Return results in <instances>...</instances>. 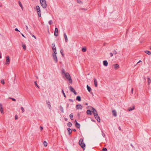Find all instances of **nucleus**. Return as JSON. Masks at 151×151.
<instances>
[{
    "label": "nucleus",
    "instance_id": "nucleus-23",
    "mask_svg": "<svg viewBox=\"0 0 151 151\" xmlns=\"http://www.w3.org/2000/svg\"><path fill=\"white\" fill-rule=\"evenodd\" d=\"M145 53L148 54L149 55H151V53L150 51L148 50H146L145 51Z\"/></svg>",
    "mask_w": 151,
    "mask_h": 151
},
{
    "label": "nucleus",
    "instance_id": "nucleus-26",
    "mask_svg": "<svg viewBox=\"0 0 151 151\" xmlns=\"http://www.w3.org/2000/svg\"><path fill=\"white\" fill-rule=\"evenodd\" d=\"M67 130L69 132V134H70L72 133V130L71 129H70V128H68Z\"/></svg>",
    "mask_w": 151,
    "mask_h": 151
},
{
    "label": "nucleus",
    "instance_id": "nucleus-6",
    "mask_svg": "<svg viewBox=\"0 0 151 151\" xmlns=\"http://www.w3.org/2000/svg\"><path fill=\"white\" fill-rule=\"evenodd\" d=\"M52 50L54 52V53H55V54H57L56 49L55 47L54 43H53L52 44Z\"/></svg>",
    "mask_w": 151,
    "mask_h": 151
},
{
    "label": "nucleus",
    "instance_id": "nucleus-64",
    "mask_svg": "<svg viewBox=\"0 0 151 151\" xmlns=\"http://www.w3.org/2000/svg\"><path fill=\"white\" fill-rule=\"evenodd\" d=\"M65 121H67V118H65Z\"/></svg>",
    "mask_w": 151,
    "mask_h": 151
},
{
    "label": "nucleus",
    "instance_id": "nucleus-60",
    "mask_svg": "<svg viewBox=\"0 0 151 151\" xmlns=\"http://www.w3.org/2000/svg\"><path fill=\"white\" fill-rule=\"evenodd\" d=\"M47 32H48V33L49 34H50V33L49 31V29L48 28V29H47Z\"/></svg>",
    "mask_w": 151,
    "mask_h": 151
},
{
    "label": "nucleus",
    "instance_id": "nucleus-59",
    "mask_svg": "<svg viewBox=\"0 0 151 151\" xmlns=\"http://www.w3.org/2000/svg\"><path fill=\"white\" fill-rule=\"evenodd\" d=\"M133 88H132L131 90V92H132V93H133Z\"/></svg>",
    "mask_w": 151,
    "mask_h": 151
},
{
    "label": "nucleus",
    "instance_id": "nucleus-8",
    "mask_svg": "<svg viewBox=\"0 0 151 151\" xmlns=\"http://www.w3.org/2000/svg\"><path fill=\"white\" fill-rule=\"evenodd\" d=\"M10 59L9 57V56H8L6 57V65H9L10 63Z\"/></svg>",
    "mask_w": 151,
    "mask_h": 151
},
{
    "label": "nucleus",
    "instance_id": "nucleus-45",
    "mask_svg": "<svg viewBox=\"0 0 151 151\" xmlns=\"http://www.w3.org/2000/svg\"><path fill=\"white\" fill-rule=\"evenodd\" d=\"M47 104L48 105V106H50L51 105L50 102L49 101H48L47 102Z\"/></svg>",
    "mask_w": 151,
    "mask_h": 151
},
{
    "label": "nucleus",
    "instance_id": "nucleus-13",
    "mask_svg": "<svg viewBox=\"0 0 151 151\" xmlns=\"http://www.w3.org/2000/svg\"><path fill=\"white\" fill-rule=\"evenodd\" d=\"M103 65L105 66H107L108 65V63L106 60H104L103 61Z\"/></svg>",
    "mask_w": 151,
    "mask_h": 151
},
{
    "label": "nucleus",
    "instance_id": "nucleus-58",
    "mask_svg": "<svg viewBox=\"0 0 151 151\" xmlns=\"http://www.w3.org/2000/svg\"><path fill=\"white\" fill-rule=\"evenodd\" d=\"M72 130L73 131H74V132H76V129H72Z\"/></svg>",
    "mask_w": 151,
    "mask_h": 151
},
{
    "label": "nucleus",
    "instance_id": "nucleus-28",
    "mask_svg": "<svg viewBox=\"0 0 151 151\" xmlns=\"http://www.w3.org/2000/svg\"><path fill=\"white\" fill-rule=\"evenodd\" d=\"M70 118L72 120V118L73 116V113H71L70 115Z\"/></svg>",
    "mask_w": 151,
    "mask_h": 151
},
{
    "label": "nucleus",
    "instance_id": "nucleus-22",
    "mask_svg": "<svg viewBox=\"0 0 151 151\" xmlns=\"http://www.w3.org/2000/svg\"><path fill=\"white\" fill-rule=\"evenodd\" d=\"M148 80V85H150L151 82V80L150 78L149 77L147 78Z\"/></svg>",
    "mask_w": 151,
    "mask_h": 151
},
{
    "label": "nucleus",
    "instance_id": "nucleus-30",
    "mask_svg": "<svg viewBox=\"0 0 151 151\" xmlns=\"http://www.w3.org/2000/svg\"><path fill=\"white\" fill-rule=\"evenodd\" d=\"M82 51L83 52H85L86 51V49L85 48H83L82 49Z\"/></svg>",
    "mask_w": 151,
    "mask_h": 151
},
{
    "label": "nucleus",
    "instance_id": "nucleus-29",
    "mask_svg": "<svg viewBox=\"0 0 151 151\" xmlns=\"http://www.w3.org/2000/svg\"><path fill=\"white\" fill-rule=\"evenodd\" d=\"M72 125V124L70 122H69L67 124V125L69 127H71Z\"/></svg>",
    "mask_w": 151,
    "mask_h": 151
},
{
    "label": "nucleus",
    "instance_id": "nucleus-18",
    "mask_svg": "<svg viewBox=\"0 0 151 151\" xmlns=\"http://www.w3.org/2000/svg\"><path fill=\"white\" fill-rule=\"evenodd\" d=\"M59 108L60 109V110L61 111V112L62 113H64V109H63V107L61 106H59Z\"/></svg>",
    "mask_w": 151,
    "mask_h": 151
},
{
    "label": "nucleus",
    "instance_id": "nucleus-43",
    "mask_svg": "<svg viewBox=\"0 0 151 151\" xmlns=\"http://www.w3.org/2000/svg\"><path fill=\"white\" fill-rule=\"evenodd\" d=\"M77 3H83L80 0H77Z\"/></svg>",
    "mask_w": 151,
    "mask_h": 151
},
{
    "label": "nucleus",
    "instance_id": "nucleus-20",
    "mask_svg": "<svg viewBox=\"0 0 151 151\" xmlns=\"http://www.w3.org/2000/svg\"><path fill=\"white\" fill-rule=\"evenodd\" d=\"M76 100L78 101H81V97L80 96H77L76 98Z\"/></svg>",
    "mask_w": 151,
    "mask_h": 151
},
{
    "label": "nucleus",
    "instance_id": "nucleus-62",
    "mask_svg": "<svg viewBox=\"0 0 151 151\" xmlns=\"http://www.w3.org/2000/svg\"><path fill=\"white\" fill-rule=\"evenodd\" d=\"M49 108L50 109V110L51 108V106L50 105V106H49Z\"/></svg>",
    "mask_w": 151,
    "mask_h": 151
},
{
    "label": "nucleus",
    "instance_id": "nucleus-31",
    "mask_svg": "<svg viewBox=\"0 0 151 151\" xmlns=\"http://www.w3.org/2000/svg\"><path fill=\"white\" fill-rule=\"evenodd\" d=\"M43 144H44V145L45 146V147H46L47 146V143L45 141L44 142Z\"/></svg>",
    "mask_w": 151,
    "mask_h": 151
},
{
    "label": "nucleus",
    "instance_id": "nucleus-42",
    "mask_svg": "<svg viewBox=\"0 0 151 151\" xmlns=\"http://www.w3.org/2000/svg\"><path fill=\"white\" fill-rule=\"evenodd\" d=\"M113 53L114 55H116L117 54V52L115 50H114L113 51Z\"/></svg>",
    "mask_w": 151,
    "mask_h": 151
},
{
    "label": "nucleus",
    "instance_id": "nucleus-55",
    "mask_svg": "<svg viewBox=\"0 0 151 151\" xmlns=\"http://www.w3.org/2000/svg\"><path fill=\"white\" fill-rule=\"evenodd\" d=\"M18 119V117L17 115H16L15 116V119Z\"/></svg>",
    "mask_w": 151,
    "mask_h": 151
},
{
    "label": "nucleus",
    "instance_id": "nucleus-16",
    "mask_svg": "<svg viewBox=\"0 0 151 151\" xmlns=\"http://www.w3.org/2000/svg\"><path fill=\"white\" fill-rule=\"evenodd\" d=\"M92 112L93 114H94V113L95 114H97V111H96V110L93 108L92 107Z\"/></svg>",
    "mask_w": 151,
    "mask_h": 151
},
{
    "label": "nucleus",
    "instance_id": "nucleus-19",
    "mask_svg": "<svg viewBox=\"0 0 151 151\" xmlns=\"http://www.w3.org/2000/svg\"><path fill=\"white\" fill-rule=\"evenodd\" d=\"M64 36L65 37V41L66 42H67L68 41V37L65 33H64Z\"/></svg>",
    "mask_w": 151,
    "mask_h": 151
},
{
    "label": "nucleus",
    "instance_id": "nucleus-38",
    "mask_svg": "<svg viewBox=\"0 0 151 151\" xmlns=\"http://www.w3.org/2000/svg\"><path fill=\"white\" fill-rule=\"evenodd\" d=\"M22 47L23 48L24 50H25L26 48L25 45H23Z\"/></svg>",
    "mask_w": 151,
    "mask_h": 151
},
{
    "label": "nucleus",
    "instance_id": "nucleus-63",
    "mask_svg": "<svg viewBox=\"0 0 151 151\" xmlns=\"http://www.w3.org/2000/svg\"><path fill=\"white\" fill-rule=\"evenodd\" d=\"M141 62H142V61H141V60H139V62H138V63H139Z\"/></svg>",
    "mask_w": 151,
    "mask_h": 151
},
{
    "label": "nucleus",
    "instance_id": "nucleus-51",
    "mask_svg": "<svg viewBox=\"0 0 151 151\" xmlns=\"http://www.w3.org/2000/svg\"><path fill=\"white\" fill-rule=\"evenodd\" d=\"M15 30L17 31L20 32L18 30V29L17 28H15Z\"/></svg>",
    "mask_w": 151,
    "mask_h": 151
},
{
    "label": "nucleus",
    "instance_id": "nucleus-39",
    "mask_svg": "<svg viewBox=\"0 0 151 151\" xmlns=\"http://www.w3.org/2000/svg\"><path fill=\"white\" fill-rule=\"evenodd\" d=\"M102 151H107V149L106 148L104 147L103 148Z\"/></svg>",
    "mask_w": 151,
    "mask_h": 151
},
{
    "label": "nucleus",
    "instance_id": "nucleus-17",
    "mask_svg": "<svg viewBox=\"0 0 151 151\" xmlns=\"http://www.w3.org/2000/svg\"><path fill=\"white\" fill-rule=\"evenodd\" d=\"M94 84L95 86L96 87H97V81H96V79L95 78H94Z\"/></svg>",
    "mask_w": 151,
    "mask_h": 151
},
{
    "label": "nucleus",
    "instance_id": "nucleus-9",
    "mask_svg": "<svg viewBox=\"0 0 151 151\" xmlns=\"http://www.w3.org/2000/svg\"><path fill=\"white\" fill-rule=\"evenodd\" d=\"M69 89L71 91L73 92L75 95H77V93L75 91L74 88L71 86L69 87Z\"/></svg>",
    "mask_w": 151,
    "mask_h": 151
},
{
    "label": "nucleus",
    "instance_id": "nucleus-52",
    "mask_svg": "<svg viewBox=\"0 0 151 151\" xmlns=\"http://www.w3.org/2000/svg\"><path fill=\"white\" fill-rule=\"evenodd\" d=\"M40 130H42L43 129V127L42 126H40Z\"/></svg>",
    "mask_w": 151,
    "mask_h": 151
},
{
    "label": "nucleus",
    "instance_id": "nucleus-12",
    "mask_svg": "<svg viewBox=\"0 0 151 151\" xmlns=\"http://www.w3.org/2000/svg\"><path fill=\"white\" fill-rule=\"evenodd\" d=\"M76 124L75 126L78 128H79L80 127V124L77 122L76 120H75Z\"/></svg>",
    "mask_w": 151,
    "mask_h": 151
},
{
    "label": "nucleus",
    "instance_id": "nucleus-57",
    "mask_svg": "<svg viewBox=\"0 0 151 151\" xmlns=\"http://www.w3.org/2000/svg\"><path fill=\"white\" fill-rule=\"evenodd\" d=\"M1 53L0 52V58H2V56H1Z\"/></svg>",
    "mask_w": 151,
    "mask_h": 151
},
{
    "label": "nucleus",
    "instance_id": "nucleus-25",
    "mask_svg": "<svg viewBox=\"0 0 151 151\" xmlns=\"http://www.w3.org/2000/svg\"><path fill=\"white\" fill-rule=\"evenodd\" d=\"M86 113L88 115H91L92 114L91 111L90 110H88L86 111Z\"/></svg>",
    "mask_w": 151,
    "mask_h": 151
},
{
    "label": "nucleus",
    "instance_id": "nucleus-3",
    "mask_svg": "<svg viewBox=\"0 0 151 151\" xmlns=\"http://www.w3.org/2000/svg\"><path fill=\"white\" fill-rule=\"evenodd\" d=\"M41 5L42 7L45 9L47 7V4L45 0H40Z\"/></svg>",
    "mask_w": 151,
    "mask_h": 151
},
{
    "label": "nucleus",
    "instance_id": "nucleus-21",
    "mask_svg": "<svg viewBox=\"0 0 151 151\" xmlns=\"http://www.w3.org/2000/svg\"><path fill=\"white\" fill-rule=\"evenodd\" d=\"M87 89L88 91L89 92H90L91 90V88L90 87H89V86H88V85H87Z\"/></svg>",
    "mask_w": 151,
    "mask_h": 151
},
{
    "label": "nucleus",
    "instance_id": "nucleus-36",
    "mask_svg": "<svg viewBox=\"0 0 151 151\" xmlns=\"http://www.w3.org/2000/svg\"><path fill=\"white\" fill-rule=\"evenodd\" d=\"M62 74H64L65 75L66 72H65V71L64 69H63L62 70Z\"/></svg>",
    "mask_w": 151,
    "mask_h": 151
},
{
    "label": "nucleus",
    "instance_id": "nucleus-24",
    "mask_svg": "<svg viewBox=\"0 0 151 151\" xmlns=\"http://www.w3.org/2000/svg\"><path fill=\"white\" fill-rule=\"evenodd\" d=\"M134 109H135V106H133L132 108H130L128 110L129 111H132Z\"/></svg>",
    "mask_w": 151,
    "mask_h": 151
},
{
    "label": "nucleus",
    "instance_id": "nucleus-37",
    "mask_svg": "<svg viewBox=\"0 0 151 151\" xmlns=\"http://www.w3.org/2000/svg\"><path fill=\"white\" fill-rule=\"evenodd\" d=\"M9 99H11L13 101H16V100L14 98H12L11 97H9Z\"/></svg>",
    "mask_w": 151,
    "mask_h": 151
},
{
    "label": "nucleus",
    "instance_id": "nucleus-33",
    "mask_svg": "<svg viewBox=\"0 0 151 151\" xmlns=\"http://www.w3.org/2000/svg\"><path fill=\"white\" fill-rule=\"evenodd\" d=\"M102 132V136L104 137H105V134L103 132V131L102 130L101 131Z\"/></svg>",
    "mask_w": 151,
    "mask_h": 151
},
{
    "label": "nucleus",
    "instance_id": "nucleus-61",
    "mask_svg": "<svg viewBox=\"0 0 151 151\" xmlns=\"http://www.w3.org/2000/svg\"><path fill=\"white\" fill-rule=\"evenodd\" d=\"M21 35H22V36L23 37H24L25 38V37L24 36V35L23 34H22V33H21Z\"/></svg>",
    "mask_w": 151,
    "mask_h": 151
},
{
    "label": "nucleus",
    "instance_id": "nucleus-54",
    "mask_svg": "<svg viewBox=\"0 0 151 151\" xmlns=\"http://www.w3.org/2000/svg\"><path fill=\"white\" fill-rule=\"evenodd\" d=\"M2 108V105L0 103V109H1Z\"/></svg>",
    "mask_w": 151,
    "mask_h": 151
},
{
    "label": "nucleus",
    "instance_id": "nucleus-7",
    "mask_svg": "<svg viewBox=\"0 0 151 151\" xmlns=\"http://www.w3.org/2000/svg\"><path fill=\"white\" fill-rule=\"evenodd\" d=\"M56 54H55V53H54L52 54V57L54 59V61H55V63H57L58 61V59L56 56Z\"/></svg>",
    "mask_w": 151,
    "mask_h": 151
},
{
    "label": "nucleus",
    "instance_id": "nucleus-32",
    "mask_svg": "<svg viewBox=\"0 0 151 151\" xmlns=\"http://www.w3.org/2000/svg\"><path fill=\"white\" fill-rule=\"evenodd\" d=\"M60 53H61V54H62V55L63 56H64V54H63V50H60Z\"/></svg>",
    "mask_w": 151,
    "mask_h": 151
},
{
    "label": "nucleus",
    "instance_id": "nucleus-10",
    "mask_svg": "<svg viewBox=\"0 0 151 151\" xmlns=\"http://www.w3.org/2000/svg\"><path fill=\"white\" fill-rule=\"evenodd\" d=\"M58 29L57 28H55L54 32V35L55 36H58Z\"/></svg>",
    "mask_w": 151,
    "mask_h": 151
},
{
    "label": "nucleus",
    "instance_id": "nucleus-2",
    "mask_svg": "<svg viewBox=\"0 0 151 151\" xmlns=\"http://www.w3.org/2000/svg\"><path fill=\"white\" fill-rule=\"evenodd\" d=\"M79 144L83 150L85 149L86 146L85 144L83 142V139L82 138L80 139L79 142Z\"/></svg>",
    "mask_w": 151,
    "mask_h": 151
},
{
    "label": "nucleus",
    "instance_id": "nucleus-1",
    "mask_svg": "<svg viewBox=\"0 0 151 151\" xmlns=\"http://www.w3.org/2000/svg\"><path fill=\"white\" fill-rule=\"evenodd\" d=\"M66 79L70 83H72V80L71 77V76L69 73L66 72L64 75Z\"/></svg>",
    "mask_w": 151,
    "mask_h": 151
},
{
    "label": "nucleus",
    "instance_id": "nucleus-53",
    "mask_svg": "<svg viewBox=\"0 0 151 151\" xmlns=\"http://www.w3.org/2000/svg\"><path fill=\"white\" fill-rule=\"evenodd\" d=\"M110 56L111 57H112L113 56V54L112 53H110Z\"/></svg>",
    "mask_w": 151,
    "mask_h": 151
},
{
    "label": "nucleus",
    "instance_id": "nucleus-4",
    "mask_svg": "<svg viewBox=\"0 0 151 151\" xmlns=\"http://www.w3.org/2000/svg\"><path fill=\"white\" fill-rule=\"evenodd\" d=\"M36 9L37 11V13L38 14L39 17H41V11L39 6L37 5L36 6Z\"/></svg>",
    "mask_w": 151,
    "mask_h": 151
},
{
    "label": "nucleus",
    "instance_id": "nucleus-14",
    "mask_svg": "<svg viewBox=\"0 0 151 151\" xmlns=\"http://www.w3.org/2000/svg\"><path fill=\"white\" fill-rule=\"evenodd\" d=\"M112 113L113 116H114L116 117L117 116L116 112L115 110H113L112 111Z\"/></svg>",
    "mask_w": 151,
    "mask_h": 151
},
{
    "label": "nucleus",
    "instance_id": "nucleus-56",
    "mask_svg": "<svg viewBox=\"0 0 151 151\" xmlns=\"http://www.w3.org/2000/svg\"><path fill=\"white\" fill-rule=\"evenodd\" d=\"M81 9V10H84L85 11H86L87 10V9H84V8H82V9Z\"/></svg>",
    "mask_w": 151,
    "mask_h": 151
},
{
    "label": "nucleus",
    "instance_id": "nucleus-40",
    "mask_svg": "<svg viewBox=\"0 0 151 151\" xmlns=\"http://www.w3.org/2000/svg\"><path fill=\"white\" fill-rule=\"evenodd\" d=\"M35 85L37 86V87H38V88H40V87L37 84L36 81H35Z\"/></svg>",
    "mask_w": 151,
    "mask_h": 151
},
{
    "label": "nucleus",
    "instance_id": "nucleus-47",
    "mask_svg": "<svg viewBox=\"0 0 151 151\" xmlns=\"http://www.w3.org/2000/svg\"><path fill=\"white\" fill-rule=\"evenodd\" d=\"M21 109L22 111V112H23L24 111V108L22 107H21Z\"/></svg>",
    "mask_w": 151,
    "mask_h": 151
},
{
    "label": "nucleus",
    "instance_id": "nucleus-48",
    "mask_svg": "<svg viewBox=\"0 0 151 151\" xmlns=\"http://www.w3.org/2000/svg\"><path fill=\"white\" fill-rule=\"evenodd\" d=\"M1 83L2 84H4V80H1Z\"/></svg>",
    "mask_w": 151,
    "mask_h": 151
},
{
    "label": "nucleus",
    "instance_id": "nucleus-49",
    "mask_svg": "<svg viewBox=\"0 0 151 151\" xmlns=\"http://www.w3.org/2000/svg\"><path fill=\"white\" fill-rule=\"evenodd\" d=\"M69 101L71 102H73V100L71 99H69Z\"/></svg>",
    "mask_w": 151,
    "mask_h": 151
},
{
    "label": "nucleus",
    "instance_id": "nucleus-41",
    "mask_svg": "<svg viewBox=\"0 0 151 151\" xmlns=\"http://www.w3.org/2000/svg\"><path fill=\"white\" fill-rule=\"evenodd\" d=\"M62 93H63V96H64V97L65 98L66 97V95H65V93H64V91H63V90H62Z\"/></svg>",
    "mask_w": 151,
    "mask_h": 151
},
{
    "label": "nucleus",
    "instance_id": "nucleus-27",
    "mask_svg": "<svg viewBox=\"0 0 151 151\" xmlns=\"http://www.w3.org/2000/svg\"><path fill=\"white\" fill-rule=\"evenodd\" d=\"M18 2H19V6H20V7L22 9H23V6H22V3H21V2H20V1H19Z\"/></svg>",
    "mask_w": 151,
    "mask_h": 151
},
{
    "label": "nucleus",
    "instance_id": "nucleus-44",
    "mask_svg": "<svg viewBox=\"0 0 151 151\" xmlns=\"http://www.w3.org/2000/svg\"><path fill=\"white\" fill-rule=\"evenodd\" d=\"M52 23V21L51 20H50L49 22V24L50 25H51Z\"/></svg>",
    "mask_w": 151,
    "mask_h": 151
},
{
    "label": "nucleus",
    "instance_id": "nucleus-50",
    "mask_svg": "<svg viewBox=\"0 0 151 151\" xmlns=\"http://www.w3.org/2000/svg\"><path fill=\"white\" fill-rule=\"evenodd\" d=\"M32 36L33 37H34L35 39H36V37L35 35H34L32 34Z\"/></svg>",
    "mask_w": 151,
    "mask_h": 151
},
{
    "label": "nucleus",
    "instance_id": "nucleus-5",
    "mask_svg": "<svg viewBox=\"0 0 151 151\" xmlns=\"http://www.w3.org/2000/svg\"><path fill=\"white\" fill-rule=\"evenodd\" d=\"M94 117H95V119L97 120V121L98 122H100V121H101L100 118L99 117V116L98 115V114L97 113V114L94 113Z\"/></svg>",
    "mask_w": 151,
    "mask_h": 151
},
{
    "label": "nucleus",
    "instance_id": "nucleus-11",
    "mask_svg": "<svg viewBox=\"0 0 151 151\" xmlns=\"http://www.w3.org/2000/svg\"><path fill=\"white\" fill-rule=\"evenodd\" d=\"M76 108L77 109H82V106L81 104H78L76 105Z\"/></svg>",
    "mask_w": 151,
    "mask_h": 151
},
{
    "label": "nucleus",
    "instance_id": "nucleus-46",
    "mask_svg": "<svg viewBox=\"0 0 151 151\" xmlns=\"http://www.w3.org/2000/svg\"><path fill=\"white\" fill-rule=\"evenodd\" d=\"M69 106V104L68 103H67L66 104V108L67 110L68 109V108Z\"/></svg>",
    "mask_w": 151,
    "mask_h": 151
},
{
    "label": "nucleus",
    "instance_id": "nucleus-35",
    "mask_svg": "<svg viewBox=\"0 0 151 151\" xmlns=\"http://www.w3.org/2000/svg\"><path fill=\"white\" fill-rule=\"evenodd\" d=\"M0 111L1 113V114H4V112L3 111V107L1 108V109H0Z\"/></svg>",
    "mask_w": 151,
    "mask_h": 151
},
{
    "label": "nucleus",
    "instance_id": "nucleus-34",
    "mask_svg": "<svg viewBox=\"0 0 151 151\" xmlns=\"http://www.w3.org/2000/svg\"><path fill=\"white\" fill-rule=\"evenodd\" d=\"M26 30L30 33V34H31V32H29V30H28V28L27 26H26Z\"/></svg>",
    "mask_w": 151,
    "mask_h": 151
},
{
    "label": "nucleus",
    "instance_id": "nucleus-15",
    "mask_svg": "<svg viewBox=\"0 0 151 151\" xmlns=\"http://www.w3.org/2000/svg\"><path fill=\"white\" fill-rule=\"evenodd\" d=\"M114 68L115 69H117L119 68V65L118 64H116L114 65Z\"/></svg>",
    "mask_w": 151,
    "mask_h": 151
}]
</instances>
